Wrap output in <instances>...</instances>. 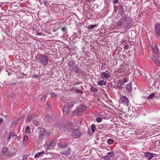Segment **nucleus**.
<instances>
[{
	"instance_id": "nucleus-1",
	"label": "nucleus",
	"mask_w": 160,
	"mask_h": 160,
	"mask_svg": "<svg viewBox=\"0 0 160 160\" xmlns=\"http://www.w3.org/2000/svg\"><path fill=\"white\" fill-rule=\"evenodd\" d=\"M77 128H75L72 127V128L71 127V130H73V132L72 134V137H73L74 138H76L80 137L81 135V133L80 131L78 129V128L77 126Z\"/></svg>"
},
{
	"instance_id": "nucleus-2",
	"label": "nucleus",
	"mask_w": 160,
	"mask_h": 160,
	"mask_svg": "<svg viewBox=\"0 0 160 160\" xmlns=\"http://www.w3.org/2000/svg\"><path fill=\"white\" fill-rule=\"evenodd\" d=\"M38 130L40 132V137L41 138H43L45 137L49 136L50 135L49 132H47L45 129L40 127L38 128Z\"/></svg>"
},
{
	"instance_id": "nucleus-3",
	"label": "nucleus",
	"mask_w": 160,
	"mask_h": 160,
	"mask_svg": "<svg viewBox=\"0 0 160 160\" xmlns=\"http://www.w3.org/2000/svg\"><path fill=\"white\" fill-rule=\"evenodd\" d=\"M87 108V106L85 105H82L78 106V108H77L74 112L73 114L74 115H79L81 114L82 112L85 111Z\"/></svg>"
},
{
	"instance_id": "nucleus-4",
	"label": "nucleus",
	"mask_w": 160,
	"mask_h": 160,
	"mask_svg": "<svg viewBox=\"0 0 160 160\" xmlns=\"http://www.w3.org/2000/svg\"><path fill=\"white\" fill-rule=\"evenodd\" d=\"M39 59L41 63L43 66H46L48 64V60L47 57L44 55H41Z\"/></svg>"
},
{
	"instance_id": "nucleus-5",
	"label": "nucleus",
	"mask_w": 160,
	"mask_h": 160,
	"mask_svg": "<svg viewBox=\"0 0 160 160\" xmlns=\"http://www.w3.org/2000/svg\"><path fill=\"white\" fill-rule=\"evenodd\" d=\"M155 32L156 35L158 37H160V23H157L154 26Z\"/></svg>"
},
{
	"instance_id": "nucleus-6",
	"label": "nucleus",
	"mask_w": 160,
	"mask_h": 160,
	"mask_svg": "<svg viewBox=\"0 0 160 160\" xmlns=\"http://www.w3.org/2000/svg\"><path fill=\"white\" fill-rule=\"evenodd\" d=\"M68 125L64 123H61L59 124L58 127L61 130H63L66 131H71V127H68Z\"/></svg>"
},
{
	"instance_id": "nucleus-7",
	"label": "nucleus",
	"mask_w": 160,
	"mask_h": 160,
	"mask_svg": "<svg viewBox=\"0 0 160 160\" xmlns=\"http://www.w3.org/2000/svg\"><path fill=\"white\" fill-rule=\"evenodd\" d=\"M121 101L122 102L123 104L127 106L129 105V102L128 98L125 96H122L121 98Z\"/></svg>"
},
{
	"instance_id": "nucleus-8",
	"label": "nucleus",
	"mask_w": 160,
	"mask_h": 160,
	"mask_svg": "<svg viewBox=\"0 0 160 160\" xmlns=\"http://www.w3.org/2000/svg\"><path fill=\"white\" fill-rule=\"evenodd\" d=\"M101 75L102 77V78H104L106 79H108L111 77L110 73L109 72H108V70L106 72H102Z\"/></svg>"
},
{
	"instance_id": "nucleus-9",
	"label": "nucleus",
	"mask_w": 160,
	"mask_h": 160,
	"mask_svg": "<svg viewBox=\"0 0 160 160\" xmlns=\"http://www.w3.org/2000/svg\"><path fill=\"white\" fill-rule=\"evenodd\" d=\"M152 49L155 53L158 54L159 53L158 48L157 44H154L153 46Z\"/></svg>"
},
{
	"instance_id": "nucleus-10",
	"label": "nucleus",
	"mask_w": 160,
	"mask_h": 160,
	"mask_svg": "<svg viewBox=\"0 0 160 160\" xmlns=\"http://www.w3.org/2000/svg\"><path fill=\"white\" fill-rule=\"evenodd\" d=\"M145 155L148 157V160H151L153 157L154 154H152L150 153L146 152L144 153Z\"/></svg>"
},
{
	"instance_id": "nucleus-11",
	"label": "nucleus",
	"mask_w": 160,
	"mask_h": 160,
	"mask_svg": "<svg viewBox=\"0 0 160 160\" xmlns=\"http://www.w3.org/2000/svg\"><path fill=\"white\" fill-rule=\"evenodd\" d=\"M71 150L70 148H68L66 150L61 152L62 153L66 155H68L70 154Z\"/></svg>"
},
{
	"instance_id": "nucleus-12",
	"label": "nucleus",
	"mask_w": 160,
	"mask_h": 160,
	"mask_svg": "<svg viewBox=\"0 0 160 160\" xmlns=\"http://www.w3.org/2000/svg\"><path fill=\"white\" fill-rule=\"evenodd\" d=\"M36 117V116L33 114L29 115L28 117V118L26 120V121L27 122H29L32 119L34 120Z\"/></svg>"
},
{
	"instance_id": "nucleus-13",
	"label": "nucleus",
	"mask_w": 160,
	"mask_h": 160,
	"mask_svg": "<svg viewBox=\"0 0 160 160\" xmlns=\"http://www.w3.org/2000/svg\"><path fill=\"white\" fill-rule=\"evenodd\" d=\"M63 111L64 114L66 115L69 112L70 110L68 109V107H67L66 106L64 108Z\"/></svg>"
},
{
	"instance_id": "nucleus-14",
	"label": "nucleus",
	"mask_w": 160,
	"mask_h": 160,
	"mask_svg": "<svg viewBox=\"0 0 160 160\" xmlns=\"http://www.w3.org/2000/svg\"><path fill=\"white\" fill-rule=\"evenodd\" d=\"M18 138L16 135H13V133H11L10 134L9 137H8V139H11L13 140L16 139Z\"/></svg>"
},
{
	"instance_id": "nucleus-15",
	"label": "nucleus",
	"mask_w": 160,
	"mask_h": 160,
	"mask_svg": "<svg viewBox=\"0 0 160 160\" xmlns=\"http://www.w3.org/2000/svg\"><path fill=\"white\" fill-rule=\"evenodd\" d=\"M98 85L100 86H102L103 85H106L107 84V82L106 81H104L102 80H101L98 81Z\"/></svg>"
},
{
	"instance_id": "nucleus-16",
	"label": "nucleus",
	"mask_w": 160,
	"mask_h": 160,
	"mask_svg": "<svg viewBox=\"0 0 160 160\" xmlns=\"http://www.w3.org/2000/svg\"><path fill=\"white\" fill-rule=\"evenodd\" d=\"M44 153V151H42L40 152H38L35 155L34 158H37Z\"/></svg>"
},
{
	"instance_id": "nucleus-17",
	"label": "nucleus",
	"mask_w": 160,
	"mask_h": 160,
	"mask_svg": "<svg viewBox=\"0 0 160 160\" xmlns=\"http://www.w3.org/2000/svg\"><path fill=\"white\" fill-rule=\"evenodd\" d=\"M75 64V62L73 61H69L68 62V65L70 67H72V68L74 66Z\"/></svg>"
},
{
	"instance_id": "nucleus-18",
	"label": "nucleus",
	"mask_w": 160,
	"mask_h": 160,
	"mask_svg": "<svg viewBox=\"0 0 160 160\" xmlns=\"http://www.w3.org/2000/svg\"><path fill=\"white\" fill-rule=\"evenodd\" d=\"M154 62L158 66H160V59L158 58H155V59L154 60Z\"/></svg>"
},
{
	"instance_id": "nucleus-19",
	"label": "nucleus",
	"mask_w": 160,
	"mask_h": 160,
	"mask_svg": "<svg viewBox=\"0 0 160 160\" xmlns=\"http://www.w3.org/2000/svg\"><path fill=\"white\" fill-rule=\"evenodd\" d=\"M8 151V148H7L4 147L3 148L1 154L2 155H5Z\"/></svg>"
},
{
	"instance_id": "nucleus-20",
	"label": "nucleus",
	"mask_w": 160,
	"mask_h": 160,
	"mask_svg": "<svg viewBox=\"0 0 160 160\" xmlns=\"http://www.w3.org/2000/svg\"><path fill=\"white\" fill-rule=\"evenodd\" d=\"M32 123L34 124L36 127L40 125V123L39 122L36 120H32Z\"/></svg>"
},
{
	"instance_id": "nucleus-21",
	"label": "nucleus",
	"mask_w": 160,
	"mask_h": 160,
	"mask_svg": "<svg viewBox=\"0 0 160 160\" xmlns=\"http://www.w3.org/2000/svg\"><path fill=\"white\" fill-rule=\"evenodd\" d=\"M73 68L76 73L79 72L80 71L79 68L77 67L76 65H74L73 66Z\"/></svg>"
},
{
	"instance_id": "nucleus-22",
	"label": "nucleus",
	"mask_w": 160,
	"mask_h": 160,
	"mask_svg": "<svg viewBox=\"0 0 160 160\" xmlns=\"http://www.w3.org/2000/svg\"><path fill=\"white\" fill-rule=\"evenodd\" d=\"M45 119L46 120L49 121H52V117L49 115H47L45 117Z\"/></svg>"
},
{
	"instance_id": "nucleus-23",
	"label": "nucleus",
	"mask_w": 160,
	"mask_h": 160,
	"mask_svg": "<svg viewBox=\"0 0 160 160\" xmlns=\"http://www.w3.org/2000/svg\"><path fill=\"white\" fill-rule=\"evenodd\" d=\"M30 127L29 126H27L25 130V132L27 134H29L30 133Z\"/></svg>"
},
{
	"instance_id": "nucleus-24",
	"label": "nucleus",
	"mask_w": 160,
	"mask_h": 160,
	"mask_svg": "<svg viewBox=\"0 0 160 160\" xmlns=\"http://www.w3.org/2000/svg\"><path fill=\"white\" fill-rule=\"evenodd\" d=\"M114 155V153L113 152H108L107 154V156L110 158L111 157L113 156Z\"/></svg>"
},
{
	"instance_id": "nucleus-25",
	"label": "nucleus",
	"mask_w": 160,
	"mask_h": 160,
	"mask_svg": "<svg viewBox=\"0 0 160 160\" xmlns=\"http://www.w3.org/2000/svg\"><path fill=\"white\" fill-rule=\"evenodd\" d=\"M96 26H97L96 25H92L88 26L87 27V28L89 30H90L94 28H95V27H96Z\"/></svg>"
},
{
	"instance_id": "nucleus-26",
	"label": "nucleus",
	"mask_w": 160,
	"mask_h": 160,
	"mask_svg": "<svg viewBox=\"0 0 160 160\" xmlns=\"http://www.w3.org/2000/svg\"><path fill=\"white\" fill-rule=\"evenodd\" d=\"M67 145V144L65 143H60L59 144V146L60 148H65Z\"/></svg>"
},
{
	"instance_id": "nucleus-27",
	"label": "nucleus",
	"mask_w": 160,
	"mask_h": 160,
	"mask_svg": "<svg viewBox=\"0 0 160 160\" xmlns=\"http://www.w3.org/2000/svg\"><path fill=\"white\" fill-rule=\"evenodd\" d=\"M96 128L95 125L94 124H92L91 126V129L92 132H94L96 130Z\"/></svg>"
},
{
	"instance_id": "nucleus-28",
	"label": "nucleus",
	"mask_w": 160,
	"mask_h": 160,
	"mask_svg": "<svg viewBox=\"0 0 160 160\" xmlns=\"http://www.w3.org/2000/svg\"><path fill=\"white\" fill-rule=\"evenodd\" d=\"M27 157L26 156H23L20 157V159L19 160H27Z\"/></svg>"
},
{
	"instance_id": "nucleus-29",
	"label": "nucleus",
	"mask_w": 160,
	"mask_h": 160,
	"mask_svg": "<svg viewBox=\"0 0 160 160\" xmlns=\"http://www.w3.org/2000/svg\"><path fill=\"white\" fill-rule=\"evenodd\" d=\"M68 106L69 108H72L74 106V103L72 102H68Z\"/></svg>"
},
{
	"instance_id": "nucleus-30",
	"label": "nucleus",
	"mask_w": 160,
	"mask_h": 160,
	"mask_svg": "<svg viewBox=\"0 0 160 160\" xmlns=\"http://www.w3.org/2000/svg\"><path fill=\"white\" fill-rule=\"evenodd\" d=\"M126 87L127 89L130 91L131 88V85L130 84H128L126 85Z\"/></svg>"
},
{
	"instance_id": "nucleus-31",
	"label": "nucleus",
	"mask_w": 160,
	"mask_h": 160,
	"mask_svg": "<svg viewBox=\"0 0 160 160\" xmlns=\"http://www.w3.org/2000/svg\"><path fill=\"white\" fill-rule=\"evenodd\" d=\"M92 89V92H94L95 93H96L97 92V89L94 87H92L91 88Z\"/></svg>"
},
{
	"instance_id": "nucleus-32",
	"label": "nucleus",
	"mask_w": 160,
	"mask_h": 160,
	"mask_svg": "<svg viewBox=\"0 0 160 160\" xmlns=\"http://www.w3.org/2000/svg\"><path fill=\"white\" fill-rule=\"evenodd\" d=\"M96 121L98 123H99L102 121V118L100 117H98L96 118Z\"/></svg>"
},
{
	"instance_id": "nucleus-33",
	"label": "nucleus",
	"mask_w": 160,
	"mask_h": 160,
	"mask_svg": "<svg viewBox=\"0 0 160 160\" xmlns=\"http://www.w3.org/2000/svg\"><path fill=\"white\" fill-rule=\"evenodd\" d=\"M154 95L155 94L154 93H152L148 96V98L149 99H151L153 98Z\"/></svg>"
},
{
	"instance_id": "nucleus-34",
	"label": "nucleus",
	"mask_w": 160,
	"mask_h": 160,
	"mask_svg": "<svg viewBox=\"0 0 160 160\" xmlns=\"http://www.w3.org/2000/svg\"><path fill=\"white\" fill-rule=\"evenodd\" d=\"M46 98L47 95H44L42 98L41 99L43 101H45L46 99Z\"/></svg>"
},
{
	"instance_id": "nucleus-35",
	"label": "nucleus",
	"mask_w": 160,
	"mask_h": 160,
	"mask_svg": "<svg viewBox=\"0 0 160 160\" xmlns=\"http://www.w3.org/2000/svg\"><path fill=\"white\" fill-rule=\"evenodd\" d=\"M126 21L128 22V23H127V24H128L129 22H130L131 21V18H130L129 17H127L126 18Z\"/></svg>"
},
{
	"instance_id": "nucleus-36",
	"label": "nucleus",
	"mask_w": 160,
	"mask_h": 160,
	"mask_svg": "<svg viewBox=\"0 0 160 160\" xmlns=\"http://www.w3.org/2000/svg\"><path fill=\"white\" fill-rule=\"evenodd\" d=\"M39 77V76L37 75L34 74L33 76H32V78H38Z\"/></svg>"
},
{
	"instance_id": "nucleus-37",
	"label": "nucleus",
	"mask_w": 160,
	"mask_h": 160,
	"mask_svg": "<svg viewBox=\"0 0 160 160\" xmlns=\"http://www.w3.org/2000/svg\"><path fill=\"white\" fill-rule=\"evenodd\" d=\"M50 95L52 97L56 98L57 95L53 92H51L50 93Z\"/></svg>"
},
{
	"instance_id": "nucleus-38",
	"label": "nucleus",
	"mask_w": 160,
	"mask_h": 160,
	"mask_svg": "<svg viewBox=\"0 0 160 160\" xmlns=\"http://www.w3.org/2000/svg\"><path fill=\"white\" fill-rule=\"evenodd\" d=\"M75 91L77 92H79L81 93H82L83 92L82 90H80L77 89H76L75 90Z\"/></svg>"
},
{
	"instance_id": "nucleus-39",
	"label": "nucleus",
	"mask_w": 160,
	"mask_h": 160,
	"mask_svg": "<svg viewBox=\"0 0 160 160\" xmlns=\"http://www.w3.org/2000/svg\"><path fill=\"white\" fill-rule=\"evenodd\" d=\"M114 142V141H107V142L109 144H112Z\"/></svg>"
},
{
	"instance_id": "nucleus-40",
	"label": "nucleus",
	"mask_w": 160,
	"mask_h": 160,
	"mask_svg": "<svg viewBox=\"0 0 160 160\" xmlns=\"http://www.w3.org/2000/svg\"><path fill=\"white\" fill-rule=\"evenodd\" d=\"M43 2L44 4L46 6H47L48 5V1L47 0H43Z\"/></svg>"
},
{
	"instance_id": "nucleus-41",
	"label": "nucleus",
	"mask_w": 160,
	"mask_h": 160,
	"mask_svg": "<svg viewBox=\"0 0 160 160\" xmlns=\"http://www.w3.org/2000/svg\"><path fill=\"white\" fill-rule=\"evenodd\" d=\"M118 2V0H113V4L117 3Z\"/></svg>"
},
{
	"instance_id": "nucleus-42",
	"label": "nucleus",
	"mask_w": 160,
	"mask_h": 160,
	"mask_svg": "<svg viewBox=\"0 0 160 160\" xmlns=\"http://www.w3.org/2000/svg\"><path fill=\"white\" fill-rule=\"evenodd\" d=\"M119 84L121 85H122L124 84V82L122 80L119 81Z\"/></svg>"
},
{
	"instance_id": "nucleus-43",
	"label": "nucleus",
	"mask_w": 160,
	"mask_h": 160,
	"mask_svg": "<svg viewBox=\"0 0 160 160\" xmlns=\"http://www.w3.org/2000/svg\"><path fill=\"white\" fill-rule=\"evenodd\" d=\"M52 142H50V143L48 145V149H49L51 148V147L52 146Z\"/></svg>"
},
{
	"instance_id": "nucleus-44",
	"label": "nucleus",
	"mask_w": 160,
	"mask_h": 160,
	"mask_svg": "<svg viewBox=\"0 0 160 160\" xmlns=\"http://www.w3.org/2000/svg\"><path fill=\"white\" fill-rule=\"evenodd\" d=\"M28 136L27 135L25 136L23 138V140H26V139H28Z\"/></svg>"
},
{
	"instance_id": "nucleus-45",
	"label": "nucleus",
	"mask_w": 160,
	"mask_h": 160,
	"mask_svg": "<svg viewBox=\"0 0 160 160\" xmlns=\"http://www.w3.org/2000/svg\"><path fill=\"white\" fill-rule=\"evenodd\" d=\"M117 88L119 89H122V87L121 86H117Z\"/></svg>"
},
{
	"instance_id": "nucleus-46",
	"label": "nucleus",
	"mask_w": 160,
	"mask_h": 160,
	"mask_svg": "<svg viewBox=\"0 0 160 160\" xmlns=\"http://www.w3.org/2000/svg\"><path fill=\"white\" fill-rule=\"evenodd\" d=\"M151 59L154 61V60L155 59V58H154V56L153 55H152L151 57Z\"/></svg>"
},
{
	"instance_id": "nucleus-47",
	"label": "nucleus",
	"mask_w": 160,
	"mask_h": 160,
	"mask_svg": "<svg viewBox=\"0 0 160 160\" xmlns=\"http://www.w3.org/2000/svg\"><path fill=\"white\" fill-rule=\"evenodd\" d=\"M129 47L128 45H126L124 47V48L126 49L128 48Z\"/></svg>"
},
{
	"instance_id": "nucleus-48",
	"label": "nucleus",
	"mask_w": 160,
	"mask_h": 160,
	"mask_svg": "<svg viewBox=\"0 0 160 160\" xmlns=\"http://www.w3.org/2000/svg\"><path fill=\"white\" fill-rule=\"evenodd\" d=\"M128 81V80L126 78H124L123 80V82L124 83L127 82Z\"/></svg>"
},
{
	"instance_id": "nucleus-49",
	"label": "nucleus",
	"mask_w": 160,
	"mask_h": 160,
	"mask_svg": "<svg viewBox=\"0 0 160 160\" xmlns=\"http://www.w3.org/2000/svg\"><path fill=\"white\" fill-rule=\"evenodd\" d=\"M47 106L49 108H51V106L48 103V102L47 103Z\"/></svg>"
},
{
	"instance_id": "nucleus-50",
	"label": "nucleus",
	"mask_w": 160,
	"mask_h": 160,
	"mask_svg": "<svg viewBox=\"0 0 160 160\" xmlns=\"http://www.w3.org/2000/svg\"><path fill=\"white\" fill-rule=\"evenodd\" d=\"M3 119L2 118H0V124H1L3 122Z\"/></svg>"
},
{
	"instance_id": "nucleus-51",
	"label": "nucleus",
	"mask_w": 160,
	"mask_h": 160,
	"mask_svg": "<svg viewBox=\"0 0 160 160\" xmlns=\"http://www.w3.org/2000/svg\"><path fill=\"white\" fill-rule=\"evenodd\" d=\"M66 30V28H62V30L63 31H64Z\"/></svg>"
},
{
	"instance_id": "nucleus-52",
	"label": "nucleus",
	"mask_w": 160,
	"mask_h": 160,
	"mask_svg": "<svg viewBox=\"0 0 160 160\" xmlns=\"http://www.w3.org/2000/svg\"><path fill=\"white\" fill-rule=\"evenodd\" d=\"M17 123V121H14V122H13L12 124H16Z\"/></svg>"
},
{
	"instance_id": "nucleus-53",
	"label": "nucleus",
	"mask_w": 160,
	"mask_h": 160,
	"mask_svg": "<svg viewBox=\"0 0 160 160\" xmlns=\"http://www.w3.org/2000/svg\"><path fill=\"white\" fill-rule=\"evenodd\" d=\"M155 126L157 127H160V125L158 123L156 125H155Z\"/></svg>"
},
{
	"instance_id": "nucleus-54",
	"label": "nucleus",
	"mask_w": 160,
	"mask_h": 160,
	"mask_svg": "<svg viewBox=\"0 0 160 160\" xmlns=\"http://www.w3.org/2000/svg\"><path fill=\"white\" fill-rule=\"evenodd\" d=\"M118 25L119 26H120L122 25V23L119 22L118 24Z\"/></svg>"
},
{
	"instance_id": "nucleus-55",
	"label": "nucleus",
	"mask_w": 160,
	"mask_h": 160,
	"mask_svg": "<svg viewBox=\"0 0 160 160\" xmlns=\"http://www.w3.org/2000/svg\"><path fill=\"white\" fill-rule=\"evenodd\" d=\"M2 2H0V7H1L2 6Z\"/></svg>"
},
{
	"instance_id": "nucleus-56",
	"label": "nucleus",
	"mask_w": 160,
	"mask_h": 160,
	"mask_svg": "<svg viewBox=\"0 0 160 160\" xmlns=\"http://www.w3.org/2000/svg\"><path fill=\"white\" fill-rule=\"evenodd\" d=\"M76 35V33H73V37L75 38V36Z\"/></svg>"
},
{
	"instance_id": "nucleus-57",
	"label": "nucleus",
	"mask_w": 160,
	"mask_h": 160,
	"mask_svg": "<svg viewBox=\"0 0 160 160\" xmlns=\"http://www.w3.org/2000/svg\"><path fill=\"white\" fill-rule=\"evenodd\" d=\"M107 140H113V139H112V138H109Z\"/></svg>"
},
{
	"instance_id": "nucleus-58",
	"label": "nucleus",
	"mask_w": 160,
	"mask_h": 160,
	"mask_svg": "<svg viewBox=\"0 0 160 160\" xmlns=\"http://www.w3.org/2000/svg\"><path fill=\"white\" fill-rule=\"evenodd\" d=\"M91 0H87V1L89 2Z\"/></svg>"
},
{
	"instance_id": "nucleus-59",
	"label": "nucleus",
	"mask_w": 160,
	"mask_h": 160,
	"mask_svg": "<svg viewBox=\"0 0 160 160\" xmlns=\"http://www.w3.org/2000/svg\"><path fill=\"white\" fill-rule=\"evenodd\" d=\"M1 69L0 68V72H1Z\"/></svg>"
},
{
	"instance_id": "nucleus-60",
	"label": "nucleus",
	"mask_w": 160,
	"mask_h": 160,
	"mask_svg": "<svg viewBox=\"0 0 160 160\" xmlns=\"http://www.w3.org/2000/svg\"><path fill=\"white\" fill-rule=\"evenodd\" d=\"M38 35H41V34H40V33H39V34H38Z\"/></svg>"
},
{
	"instance_id": "nucleus-61",
	"label": "nucleus",
	"mask_w": 160,
	"mask_h": 160,
	"mask_svg": "<svg viewBox=\"0 0 160 160\" xmlns=\"http://www.w3.org/2000/svg\"><path fill=\"white\" fill-rule=\"evenodd\" d=\"M159 143H160V141H159Z\"/></svg>"
},
{
	"instance_id": "nucleus-62",
	"label": "nucleus",
	"mask_w": 160,
	"mask_h": 160,
	"mask_svg": "<svg viewBox=\"0 0 160 160\" xmlns=\"http://www.w3.org/2000/svg\"><path fill=\"white\" fill-rule=\"evenodd\" d=\"M159 140H160V139Z\"/></svg>"
}]
</instances>
